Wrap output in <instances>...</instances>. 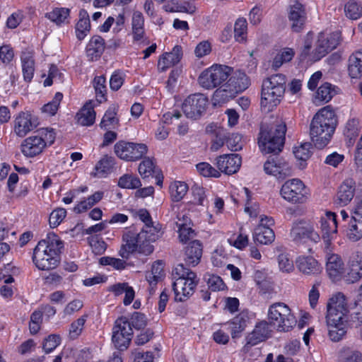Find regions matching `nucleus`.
<instances>
[{"label": "nucleus", "instance_id": "obj_58", "mask_svg": "<svg viewBox=\"0 0 362 362\" xmlns=\"http://www.w3.org/2000/svg\"><path fill=\"white\" fill-rule=\"evenodd\" d=\"M36 135L41 138L45 148L53 144L56 139V132L52 128H42L37 132Z\"/></svg>", "mask_w": 362, "mask_h": 362}, {"label": "nucleus", "instance_id": "obj_5", "mask_svg": "<svg viewBox=\"0 0 362 362\" xmlns=\"http://www.w3.org/2000/svg\"><path fill=\"white\" fill-rule=\"evenodd\" d=\"M286 126L279 120L271 127L261 128L258 139L259 147L264 153H279L281 151L285 139Z\"/></svg>", "mask_w": 362, "mask_h": 362}, {"label": "nucleus", "instance_id": "obj_41", "mask_svg": "<svg viewBox=\"0 0 362 362\" xmlns=\"http://www.w3.org/2000/svg\"><path fill=\"white\" fill-rule=\"evenodd\" d=\"M274 238V232L271 228L257 226L253 233L254 241L261 245H269Z\"/></svg>", "mask_w": 362, "mask_h": 362}, {"label": "nucleus", "instance_id": "obj_33", "mask_svg": "<svg viewBox=\"0 0 362 362\" xmlns=\"http://www.w3.org/2000/svg\"><path fill=\"white\" fill-rule=\"evenodd\" d=\"M348 73L352 78L362 76V49L352 53L348 59Z\"/></svg>", "mask_w": 362, "mask_h": 362}, {"label": "nucleus", "instance_id": "obj_43", "mask_svg": "<svg viewBox=\"0 0 362 362\" xmlns=\"http://www.w3.org/2000/svg\"><path fill=\"white\" fill-rule=\"evenodd\" d=\"M90 23L88 12L82 9L79 12V20L76 25V34L79 40H82L90 30Z\"/></svg>", "mask_w": 362, "mask_h": 362}, {"label": "nucleus", "instance_id": "obj_16", "mask_svg": "<svg viewBox=\"0 0 362 362\" xmlns=\"http://www.w3.org/2000/svg\"><path fill=\"white\" fill-rule=\"evenodd\" d=\"M37 125V119L30 111H22L15 117L13 130L19 137H23Z\"/></svg>", "mask_w": 362, "mask_h": 362}, {"label": "nucleus", "instance_id": "obj_37", "mask_svg": "<svg viewBox=\"0 0 362 362\" xmlns=\"http://www.w3.org/2000/svg\"><path fill=\"white\" fill-rule=\"evenodd\" d=\"M177 218L176 224L178 228L179 239L180 242L185 243L194 235V232L191 227V220L185 215H183L182 218L179 217Z\"/></svg>", "mask_w": 362, "mask_h": 362}, {"label": "nucleus", "instance_id": "obj_23", "mask_svg": "<svg viewBox=\"0 0 362 362\" xmlns=\"http://www.w3.org/2000/svg\"><path fill=\"white\" fill-rule=\"evenodd\" d=\"M250 324V317L246 312H241L226 322L233 339H238Z\"/></svg>", "mask_w": 362, "mask_h": 362}, {"label": "nucleus", "instance_id": "obj_13", "mask_svg": "<svg viewBox=\"0 0 362 362\" xmlns=\"http://www.w3.org/2000/svg\"><path fill=\"white\" fill-rule=\"evenodd\" d=\"M272 329L269 324L262 320L257 322L253 329L248 332L245 337V344L242 348V351L247 353L252 346H255L271 337Z\"/></svg>", "mask_w": 362, "mask_h": 362}, {"label": "nucleus", "instance_id": "obj_28", "mask_svg": "<svg viewBox=\"0 0 362 362\" xmlns=\"http://www.w3.org/2000/svg\"><path fill=\"white\" fill-rule=\"evenodd\" d=\"M355 194V185L353 180H346L340 185L337 196V204L341 206L348 205Z\"/></svg>", "mask_w": 362, "mask_h": 362}, {"label": "nucleus", "instance_id": "obj_4", "mask_svg": "<svg viewBox=\"0 0 362 362\" xmlns=\"http://www.w3.org/2000/svg\"><path fill=\"white\" fill-rule=\"evenodd\" d=\"M62 247L63 243L57 235L48 233L34 249L33 261L35 267L42 271L55 269L59 263V253Z\"/></svg>", "mask_w": 362, "mask_h": 362}, {"label": "nucleus", "instance_id": "obj_34", "mask_svg": "<svg viewBox=\"0 0 362 362\" xmlns=\"http://www.w3.org/2000/svg\"><path fill=\"white\" fill-rule=\"evenodd\" d=\"M185 262L189 266L194 267L199 264L202 255V247L199 241L194 240L185 250Z\"/></svg>", "mask_w": 362, "mask_h": 362}, {"label": "nucleus", "instance_id": "obj_2", "mask_svg": "<svg viewBox=\"0 0 362 362\" xmlns=\"http://www.w3.org/2000/svg\"><path fill=\"white\" fill-rule=\"evenodd\" d=\"M339 43V34L322 32L315 37L313 33H308L304 37L299 57L301 61L317 62Z\"/></svg>", "mask_w": 362, "mask_h": 362}, {"label": "nucleus", "instance_id": "obj_42", "mask_svg": "<svg viewBox=\"0 0 362 362\" xmlns=\"http://www.w3.org/2000/svg\"><path fill=\"white\" fill-rule=\"evenodd\" d=\"M188 185L182 181L174 180L169 185V194L172 201H181L188 192Z\"/></svg>", "mask_w": 362, "mask_h": 362}, {"label": "nucleus", "instance_id": "obj_29", "mask_svg": "<svg viewBox=\"0 0 362 362\" xmlns=\"http://www.w3.org/2000/svg\"><path fill=\"white\" fill-rule=\"evenodd\" d=\"M115 165L114 158L104 156L95 164L90 175L93 177L103 178L107 177L111 173Z\"/></svg>", "mask_w": 362, "mask_h": 362}, {"label": "nucleus", "instance_id": "obj_10", "mask_svg": "<svg viewBox=\"0 0 362 362\" xmlns=\"http://www.w3.org/2000/svg\"><path fill=\"white\" fill-rule=\"evenodd\" d=\"M280 194L284 199L291 204H303L310 196V190L302 180L293 178L281 186Z\"/></svg>", "mask_w": 362, "mask_h": 362}, {"label": "nucleus", "instance_id": "obj_50", "mask_svg": "<svg viewBox=\"0 0 362 362\" xmlns=\"http://www.w3.org/2000/svg\"><path fill=\"white\" fill-rule=\"evenodd\" d=\"M163 9L167 12H181V13H187L189 14H193L195 11L196 8L192 4H188L186 5H182L178 4L175 0H171L168 1L164 6Z\"/></svg>", "mask_w": 362, "mask_h": 362}, {"label": "nucleus", "instance_id": "obj_26", "mask_svg": "<svg viewBox=\"0 0 362 362\" xmlns=\"http://www.w3.org/2000/svg\"><path fill=\"white\" fill-rule=\"evenodd\" d=\"M296 264L298 270L306 275H315L322 271L320 263L311 256H300Z\"/></svg>", "mask_w": 362, "mask_h": 362}, {"label": "nucleus", "instance_id": "obj_56", "mask_svg": "<svg viewBox=\"0 0 362 362\" xmlns=\"http://www.w3.org/2000/svg\"><path fill=\"white\" fill-rule=\"evenodd\" d=\"M197 172L203 177H221V173L218 170L214 168L211 164L206 162H202L196 165Z\"/></svg>", "mask_w": 362, "mask_h": 362}, {"label": "nucleus", "instance_id": "obj_44", "mask_svg": "<svg viewBox=\"0 0 362 362\" xmlns=\"http://www.w3.org/2000/svg\"><path fill=\"white\" fill-rule=\"evenodd\" d=\"M144 18L140 11H134L132 18V34L134 40L139 41L144 36Z\"/></svg>", "mask_w": 362, "mask_h": 362}, {"label": "nucleus", "instance_id": "obj_64", "mask_svg": "<svg viewBox=\"0 0 362 362\" xmlns=\"http://www.w3.org/2000/svg\"><path fill=\"white\" fill-rule=\"evenodd\" d=\"M66 216V211L64 208H58L52 211L49 215V222L52 228L58 226Z\"/></svg>", "mask_w": 362, "mask_h": 362}, {"label": "nucleus", "instance_id": "obj_8", "mask_svg": "<svg viewBox=\"0 0 362 362\" xmlns=\"http://www.w3.org/2000/svg\"><path fill=\"white\" fill-rule=\"evenodd\" d=\"M349 306L346 296L340 292L333 294L326 306V323H348Z\"/></svg>", "mask_w": 362, "mask_h": 362}, {"label": "nucleus", "instance_id": "obj_46", "mask_svg": "<svg viewBox=\"0 0 362 362\" xmlns=\"http://www.w3.org/2000/svg\"><path fill=\"white\" fill-rule=\"evenodd\" d=\"M295 51L291 47H284L275 55L272 62V68L274 70L279 69L284 64L292 60Z\"/></svg>", "mask_w": 362, "mask_h": 362}, {"label": "nucleus", "instance_id": "obj_32", "mask_svg": "<svg viewBox=\"0 0 362 362\" xmlns=\"http://www.w3.org/2000/svg\"><path fill=\"white\" fill-rule=\"evenodd\" d=\"M21 66L24 81L30 82L33 78L35 73V61L33 53L30 51H24L22 52Z\"/></svg>", "mask_w": 362, "mask_h": 362}, {"label": "nucleus", "instance_id": "obj_47", "mask_svg": "<svg viewBox=\"0 0 362 362\" xmlns=\"http://www.w3.org/2000/svg\"><path fill=\"white\" fill-rule=\"evenodd\" d=\"M70 11L66 8H55L45 14L51 21L59 25L68 22Z\"/></svg>", "mask_w": 362, "mask_h": 362}, {"label": "nucleus", "instance_id": "obj_36", "mask_svg": "<svg viewBox=\"0 0 362 362\" xmlns=\"http://www.w3.org/2000/svg\"><path fill=\"white\" fill-rule=\"evenodd\" d=\"M105 49V41L99 35H95L86 46V54L90 60H95L103 54Z\"/></svg>", "mask_w": 362, "mask_h": 362}, {"label": "nucleus", "instance_id": "obj_40", "mask_svg": "<svg viewBox=\"0 0 362 362\" xmlns=\"http://www.w3.org/2000/svg\"><path fill=\"white\" fill-rule=\"evenodd\" d=\"M233 90H236V94L246 90L250 85V81L247 76L238 71L228 81Z\"/></svg>", "mask_w": 362, "mask_h": 362}, {"label": "nucleus", "instance_id": "obj_53", "mask_svg": "<svg viewBox=\"0 0 362 362\" xmlns=\"http://www.w3.org/2000/svg\"><path fill=\"white\" fill-rule=\"evenodd\" d=\"M339 358L343 362H362V354L348 346H343L339 350Z\"/></svg>", "mask_w": 362, "mask_h": 362}, {"label": "nucleus", "instance_id": "obj_30", "mask_svg": "<svg viewBox=\"0 0 362 362\" xmlns=\"http://www.w3.org/2000/svg\"><path fill=\"white\" fill-rule=\"evenodd\" d=\"M286 78L281 74H276L264 79L262 83V88L275 91L277 93L284 95L285 92Z\"/></svg>", "mask_w": 362, "mask_h": 362}, {"label": "nucleus", "instance_id": "obj_38", "mask_svg": "<svg viewBox=\"0 0 362 362\" xmlns=\"http://www.w3.org/2000/svg\"><path fill=\"white\" fill-rule=\"evenodd\" d=\"M78 124L90 126L95 122V112L91 102L86 103L76 115Z\"/></svg>", "mask_w": 362, "mask_h": 362}, {"label": "nucleus", "instance_id": "obj_45", "mask_svg": "<svg viewBox=\"0 0 362 362\" xmlns=\"http://www.w3.org/2000/svg\"><path fill=\"white\" fill-rule=\"evenodd\" d=\"M335 94L334 86L331 83H325L317 88L315 95L314 103L316 104L328 103Z\"/></svg>", "mask_w": 362, "mask_h": 362}, {"label": "nucleus", "instance_id": "obj_18", "mask_svg": "<svg viewBox=\"0 0 362 362\" xmlns=\"http://www.w3.org/2000/svg\"><path fill=\"white\" fill-rule=\"evenodd\" d=\"M326 272L332 281L344 279L345 267L341 257L337 254H327L326 257Z\"/></svg>", "mask_w": 362, "mask_h": 362}, {"label": "nucleus", "instance_id": "obj_9", "mask_svg": "<svg viewBox=\"0 0 362 362\" xmlns=\"http://www.w3.org/2000/svg\"><path fill=\"white\" fill-rule=\"evenodd\" d=\"M232 71V68L228 66L214 64L200 74L198 81L204 88L213 89L226 81Z\"/></svg>", "mask_w": 362, "mask_h": 362}, {"label": "nucleus", "instance_id": "obj_1", "mask_svg": "<svg viewBox=\"0 0 362 362\" xmlns=\"http://www.w3.org/2000/svg\"><path fill=\"white\" fill-rule=\"evenodd\" d=\"M134 216L144 225L139 233H134L130 229H127L124 233L123 244L119 253L124 259H128L134 252L144 255H151L154 250L152 243L158 240L162 235L160 224L153 222L149 212L146 209L134 211Z\"/></svg>", "mask_w": 362, "mask_h": 362}, {"label": "nucleus", "instance_id": "obj_60", "mask_svg": "<svg viewBox=\"0 0 362 362\" xmlns=\"http://www.w3.org/2000/svg\"><path fill=\"white\" fill-rule=\"evenodd\" d=\"M346 16L351 20H356L362 15L361 7L354 1H349L344 7Z\"/></svg>", "mask_w": 362, "mask_h": 362}, {"label": "nucleus", "instance_id": "obj_35", "mask_svg": "<svg viewBox=\"0 0 362 362\" xmlns=\"http://www.w3.org/2000/svg\"><path fill=\"white\" fill-rule=\"evenodd\" d=\"M109 291L114 293L115 296H118L124 293L123 303L124 305H130L134 297L135 292L133 287L130 286L127 283H117L109 288Z\"/></svg>", "mask_w": 362, "mask_h": 362}, {"label": "nucleus", "instance_id": "obj_20", "mask_svg": "<svg viewBox=\"0 0 362 362\" xmlns=\"http://www.w3.org/2000/svg\"><path fill=\"white\" fill-rule=\"evenodd\" d=\"M291 235L296 243L305 242L306 239H309L315 243L320 240V235L310 224L298 223L295 225L291 230Z\"/></svg>", "mask_w": 362, "mask_h": 362}, {"label": "nucleus", "instance_id": "obj_7", "mask_svg": "<svg viewBox=\"0 0 362 362\" xmlns=\"http://www.w3.org/2000/svg\"><path fill=\"white\" fill-rule=\"evenodd\" d=\"M268 319L278 332H287L296 325L297 320L291 309L284 303H275L268 309Z\"/></svg>", "mask_w": 362, "mask_h": 362}, {"label": "nucleus", "instance_id": "obj_19", "mask_svg": "<svg viewBox=\"0 0 362 362\" xmlns=\"http://www.w3.org/2000/svg\"><path fill=\"white\" fill-rule=\"evenodd\" d=\"M242 163L241 157L237 153L223 154L216 158V166L220 173L232 175L237 173Z\"/></svg>", "mask_w": 362, "mask_h": 362}, {"label": "nucleus", "instance_id": "obj_25", "mask_svg": "<svg viewBox=\"0 0 362 362\" xmlns=\"http://www.w3.org/2000/svg\"><path fill=\"white\" fill-rule=\"evenodd\" d=\"M182 57L181 46L175 45L171 52L163 54L158 62V69L165 71L168 69L178 64Z\"/></svg>", "mask_w": 362, "mask_h": 362}, {"label": "nucleus", "instance_id": "obj_24", "mask_svg": "<svg viewBox=\"0 0 362 362\" xmlns=\"http://www.w3.org/2000/svg\"><path fill=\"white\" fill-rule=\"evenodd\" d=\"M45 143L37 135L26 138L21 144V152L27 158L35 157L45 149Z\"/></svg>", "mask_w": 362, "mask_h": 362}, {"label": "nucleus", "instance_id": "obj_15", "mask_svg": "<svg viewBox=\"0 0 362 362\" xmlns=\"http://www.w3.org/2000/svg\"><path fill=\"white\" fill-rule=\"evenodd\" d=\"M337 216L332 211H325L319 220L322 238L325 244L329 245L331 241L336 238L337 233Z\"/></svg>", "mask_w": 362, "mask_h": 362}, {"label": "nucleus", "instance_id": "obj_11", "mask_svg": "<svg viewBox=\"0 0 362 362\" xmlns=\"http://www.w3.org/2000/svg\"><path fill=\"white\" fill-rule=\"evenodd\" d=\"M116 156L127 162H134L141 159L148 152V147L143 143L119 141L115 144Z\"/></svg>", "mask_w": 362, "mask_h": 362}, {"label": "nucleus", "instance_id": "obj_59", "mask_svg": "<svg viewBox=\"0 0 362 362\" xmlns=\"http://www.w3.org/2000/svg\"><path fill=\"white\" fill-rule=\"evenodd\" d=\"M359 121L357 119L353 118L348 120L346 124L344 134L346 137L349 138V142L354 140L358 134Z\"/></svg>", "mask_w": 362, "mask_h": 362}, {"label": "nucleus", "instance_id": "obj_52", "mask_svg": "<svg viewBox=\"0 0 362 362\" xmlns=\"http://www.w3.org/2000/svg\"><path fill=\"white\" fill-rule=\"evenodd\" d=\"M62 98V93L59 92L56 93L52 100L44 105L41 107L42 113L48 117L54 116L59 109Z\"/></svg>", "mask_w": 362, "mask_h": 362}, {"label": "nucleus", "instance_id": "obj_54", "mask_svg": "<svg viewBox=\"0 0 362 362\" xmlns=\"http://www.w3.org/2000/svg\"><path fill=\"white\" fill-rule=\"evenodd\" d=\"M311 144L310 143H303L294 147L293 154L296 159L305 163L311 156ZM302 168L305 167V163H300Z\"/></svg>", "mask_w": 362, "mask_h": 362}, {"label": "nucleus", "instance_id": "obj_49", "mask_svg": "<svg viewBox=\"0 0 362 362\" xmlns=\"http://www.w3.org/2000/svg\"><path fill=\"white\" fill-rule=\"evenodd\" d=\"M118 186L123 189H134L141 186L140 179L133 174H124L118 180Z\"/></svg>", "mask_w": 362, "mask_h": 362}, {"label": "nucleus", "instance_id": "obj_39", "mask_svg": "<svg viewBox=\"0 0 362 362\" xmlns=\"http://www.w3.org/2000/svg\"><path fill=\"white\" fill-rule=\"evenodd\" d=\"M329 339L333 342L341 341L346 336L348 323H326Z\"/></svg>", "mask_w": 362, "mask_h": 362}, {"label": "nucleus", "instance_id": "obj_57", "mask_svg": "<svg viewBox=\"0 0 362 362\" xmlns=\"http://www.w3.org/2000/svg\"><path fill=\"white\" fill-rule=\"evenodd\" d=\"M232 199L236 204H247L251 199L249 189L245 187L237 188L232 193Z\"/></svg>", "mask_w": 362, "mask_h": 362}, {"label": "nucleus", "instance_id": "obj_61", "mask_svg": "<svg viewBox=\"0 0 362 362\" xmlns=\"http://www.w3.org/2000/svg\"><path fill=\"white\" fill-rule=\"evenodd\" d=\"M86 318V315H82L71 324L69 332L71 339H75L81 334Z\"/></svg>", "mask_w": 362, "mask_h": 362}, {"label": "nucleus", "instance_id": "obj_31", "mask_svg": "<svg viewBox=\"0 0 362 362\" xmlns=\"http://www.w3.org/2000/svg\"><path fill=\"white\" fill-rule=\"evenodd\" d=\"M228 81L216 89L213 94L212 102L216 105H221L236 96V90H233Z\"/></svg>", "mask_w": 362, "mask_h": 362}, {"label": "nucleus", "instance_id": "obj_51", "mask_svg": "<svg viewBox=\"0 0 362 362\" xmlns=\"http://www.w3.org/2000/svg\"><path fill=\"white\" fill-rule=\"evenodd\" d=\"M247 22L245 18H238L234 24V37L237 42H244L247 39Z\"/></svg>", "mask_w": 362, "mask_h": 362}, {"label": "nucleus", "instance_id": "obj_14", "mask_svg": "<svg viewBox=\"0 0 362 362\" xmlns=\"http://www.w3.org/2000/svg\"><path fill=\"white\" fill-rule=\"evenodd\" d=\"M207 103V99L204 95L193 94L184 100L182 109L187 117L196 119L205 110Z\"/></svg>", "mask_w": 362, "mask_h": 362}, {"label": "nucleus", "instance_id": "obj_62", "mask_svg": "<svg viewBox=\"0 0 362 362\" xmlns=\"http://www.w3.org/2000/svg\"><path fill=\"white\" fill-rule=\"evenodd\" d=\"M155 168L153 160L150 158L144 159L139 165L138 171L143 178L150 177Z\"/></svg>", "mask_w": 362, "mask_h": 362}, {"label": "nucleus", "instance_id": "obj_21", "mask_svg": "<svg viewBox=\"0 0 362 362\" xmlns=\"http://www.w3.org/2000/svg\"><path fill=\"white\" fill-rule=\"evenodd\" d=\"M291 28L293 32H300L306 21L305 8L299 1H294L289 7L288 13Z\"/></svg>", "mask_w": 362, "mask_h": 362}, {"label": "nucleus", "instance_id": "obj_12", "mask_svg": "<svg viewBox=\"0 0 362 362\" xmlns=\"http://www.w3.org/2000/svg\"><path fill=\"white\" fill-rule=\"evenodd\" d=\"M133 330L128 320L122 317L118 318L112 329V340L117 349H126L130 344Z\"/></svg>", "mask_w": 362, "mask_h": 362}, {"label": "nucleus", "instance_id": "obj_6", "mask_svg": "<svg viewBox=\"0 0 362 362\" xmlns=\"http://www.w3.org/2000/svg\"><path fill=\"white\" fill-rule=\"evenodd\" d=\"M175 270L177 276L173 284L175 300L183 302L194 293L199 283V278L196 273L185 267L183 264H179Z\"/></svg>", "mask_w": 362, "mask_h": 362}, {"label": "nucleus", "instance_id": "obj_55", "mask_svg": "<svg viewBox=\"0 0 362 362\" xmlns=\"http://www.w3.org/2000/svg\"><path fill=\"white\" fill-rule=\"evenodd\" d=\"M346 235L353 242L360 240L362 238V221L351 218Z\"/></svg>", "mask_w": 362, "mask_h": 362}, {"label": "nucleus", "instance_id": "obj_48", "mask_svg": "<svg viewBox=\"0 0 362 362\" xmlns=\"http://www.w3.org/2000/svg\"><path fill=\"white\" fill-rule=\"evenodd\" d=\"M119 119L117 117L115 107L112 106L105 112L101 122L100 127L104 129H115L118 126Z\"/></svg>", "mask_w": 362, "mask_h": 362}, {"label": "nucleus", "instance_id": "obj_27", "mask_svg": "<svg viewBox=\"0 0 362 362\" xmlns=\"http://www.w3.org/2000/svg\"><path fill=\"white\" fill-rule=\"evenodd\" d=\"M284 95L262 88L261 109L265 112H272L281 102Z\"/></svg>", "mask_w": 362, "mask_h": 362}, {"label": "nucleus", "instance_id": "obj_3", "mask_svg": "<svg viewBox=\"0 0 362 362\" xmlns=\"http://www.w3.org/2000/svg\"><path fill=\"white\" fill-rule=\"evenodd\" d=\"M336 126L337 116L329 105L319 110L310 124V135L315 146L325 148L331 141Z\"/></svg>", "mask_w": 362, "mask_h": 362}, {"label": "nucleus", "instance_id": "obj_17", "mask_svg": "<svg viewBox=\"0 0 362 362\" xmlns=\"http://www.w3.org/2000/svg\"><path fill=\"white\" fill-rule=\"evenodd\" d=\"M362 278V255L352 254L345 268L344 280L349 284L357 282Z\"/></svg>", "mask_w": 362, "mask_h": 362}, {"label": "nucleus", "instance_id": "obj_63", "mask_svg": "<svg viewBox=\"0 0 362 362\" xmlns=\"http://www.w3.org/2000/svg\"><path fill=\"white\" fill-rule=\"evenodd\" d=\"M42 322V313L40 310L34 311L30 315L29 322L30 333L33 335L36 334L41 327Z\"/></svg>", "mask_w": 362, "mask_h": 362}, {"label": "nucleus", "instance_id": "obj_22", "mask_svg": "<svg viewBox=\"0 0 362 362\" xmlns=\"http://www.w3.org/2000/svg\"><path fill=\"white\" fill-rule=\"evenodd\" d=\"M264 170L277 178H284L291 173L288 164L279 158H269L264 165Z\"/></svg>", "mask_w": 362, "mask_h": 362}]
</instances>
